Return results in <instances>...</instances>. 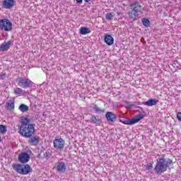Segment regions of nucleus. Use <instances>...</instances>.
Segmentation results:
<instances>
[{
	"mask_svg": "<svg viewBox=\"0 0 181 181\" xmlns=\"http://www.w3.org/2000/svg\"><path fill=\"white\" fill-rule=\"evenodd\" d=\"M19 126V133L25 138H30L35 134V124H30V119L23 117Z\"/></svg>",
	"mask_w": 181,
	"mask_h": 181,
	"instance_id": "obj_1",
	"label": "nucleus"
},
{
	"mask_svg": "<svg viewBox=\"0 0 181 181\" xmlns=\"http://www.w3.org/2000/svg\"><path fill=\"white\" fill-rule=\"evenodd\" d=\"M170 165H173V161L170 158H159L157 160L154 170L158 175H161L163 172H166Z\"/></svg>",
	"mask_w": 181,
	"mask_h": 181,
	"instance_id": "obj_2",
	"label": "nucleus"
},
{
	"mask_svg": "<svg viewBox=\"0 0 181 181\" xmlns=\"http://www.w3.org/2000/svg\"><path fill=\"white\" fill-rule=\"evenodd\" d=\"M131 11L129 12V16L130 19H138L140 15H142V6L138 1H134L130 4Z\"/></svg>",
	"mask_w": 181,
	"mask_h": 181,
	"instance_id": "obj_3",
	"label": "nucleus"
},
{
	"mask_svg": "<svg viewBox=\"0 0 181 181\" xmlns=\"http://www.w3.org/2000/svg\"><path fill=\"white\" fill-rule=\"evenodd\" d=\"M13 169L20 175H29L32 172V168L29 164H13Z\"/></svg>",
	"mask_w": 181,
	"mask_h": 181,
	"instance_id": "obj_4",
	"label": "nucleus"
},
{
	"mask_svg": "<svg viewBox=\"0 0 181 181\" xmlns=\"http://www.w3.org/2000/svg\"><path fill=\"white\" fill-rule=\"evenodd\" d=\"M0 28L6 32L12 30V23L8 19H4L0 21Z\"/></svg>",
	"mask_w": 181,
	"mask_h": 181,
	"instance_id": "obj_5",
	"label": "nucleus"
},
{
	"mask_svg": "<svg viewBox=\"0 0 181 181\" xmlns=\"http://www.w3.org/2000/svg\"><path fill=\"white\" fill-rule=\"evenodd\" d=\"M142 118H144V115H139L136 116L134 118H133L132 120L125 119L120 120V121L125 125H134V124H136V122H139V121H141V119H142Z\"/></svg>",
	"mask_w": 181,
	"mask_h": 181,
	"instance_id": "obj_6",
	"label": "nucleus"
},
{
	"mask_svg": "<svg viewBox=\"0 0 181 181\" xmlns=\"http://www.w3.org/2000/svg\"><path fill=\"white\" fill-rule=\"evenodd\" d=\"M17 81L18 83V86L22 87V88H28V87L30 86L32 81L26 78L19 77L17 78Z\"/></svg>",
	"mask_w": 181,
	"mask_h": 181,
	"instance_id": "obj_7",
	"label": "nucleus"
},
{
	"mask_svg": "<svg viewBox=\"0 0 181 181\" xmlns=\"http://www.w3.org/2000/svg\"><path fill=\"white\" fill-rule=\"evenodd\" d=\"M54 148L58 151H63L64 149L65 141L63 139H55L53 141Z\"/></svg>",
	"mask_w": 181,
	"mask_h": 181,
	"instance_id": "obj_8",
	"label": "nucleus"
},
{
	"mask_svg": "<svg viewBox=\"0 0 181 181\" xmlns=\"http://www.w3.org/2000/svg\"><path fill=\"white\" fill-rule=\"evenodd\" d=\"M30 160V156L26 152H23L20 153L18 156V160L21 163H28V162H29Z\"/></svg>",
	"mask_w": 181,
	"mask_h": 181,
	"instance_id": "obj_9",
	"label": "nucleus"
},
{
	"mask_svg": "<svg viewBox=\"0 0 181 181\" xmlns=\"http://www.w3.org/2000/svg\"><path fill=\"white\" fill-rule=\"evenodd\" d=\"M55 169L59 173H64L66 172V164H64V162H57L55 163Z\"/></svg>",
	"mask_w": 181,
	"mask_h": 181,
	"instance_id": "obj_10",
	"label": "nucleus"
},
{
	"mask_svg": "<svg viewBox=\"0 0 181 181\" xmlns=\"http://www.w3.org/2000/svg\"><path fill=\"white\" fill-rule=\"evenodd\" d=\"M2 6L5 9H11L15 6V0H4Z\"/></svg>",
	"mask_w": 181,
	"mask_h": 181,
	"instance_id": "obj_11",
	"label": "nucleus"
},
{
	"mask_svg": "<svg viewBox=\"0 0 181 181\" xmlns=\"http://www.w3.org/2000/svg\"><path fill=\"white\" fill-rule=\"evenodd\" d=\"M40 138L37 136H30L28 142L29 144H31V145H37L39 144Z\"/></svg>",
	"mask_w": 181,
	"mask_h": 181,
	"instance_id": "obj_12",
	"label": "nucleus"
},
{
	"mask_svg": "<svg viewBox=\"0 0 181 181\" xmlns=\"http://www.w3.org/2000/svg\"><path fill=\"white\" fill-rule=\"evenodd\" d=\"M105 42L108 46H112L114 45V38L110 35H106L105 36Z\"/></svg>",
	"mask_w": 181,
	"mask_h": 181,
	"instance_id": "obj_13",
	"label": "nucleus"
},
{
	"mask_svg": "<svg viewBox=\"0 0 181 181\" xmlns=\"http://www.w3.org/2000/svg\"><path fill=\"white\" fill-rule=\"evenodd\" d=\"M105 117L107 121H110L111 122H114V120L115 118H117V115L111 112H107L105 115Z\"/></svg>",
	"mask_w": 181,
	"mask_h": 181,
	"instance_id": "obj_14",
	"label": "nucleus"
},
{
	"mask_svg": "<svg viewBox=\"0 0 181 181\" xmlns=\"http://www.w3.org/2000/svg\"><path fill=\"white\" fill-rule=\"evenodd\" d=\"M159 100L156 99H150L144 103V105H148V107H152V105H156Z\"/></svg>",
	"mask_w": 181,
	"mask_h": 181,
	"instance_id": "obj_15",
	"label": "nucleus"
},
{
	"mask_svg": "<svg viewBox=\"0 0 181 181\" xmlns=\"http://www.w3.org/2000/svg\"><path fill=\"white\" fill-rule=\"evenodd\" d=\"M91 30H90V28H86V27H81L80 28L79 33L81 35H87L88 33H90Z\"/></svg>",
	"mask_w": 181,
	"mask_h": 181,
	"instance_id": "obj_16",
	"label": "nucleus"
},
{
	"mask_svg": "<svg viewBox=\"0 0 181 181\" xmlns=\"http://www.w3.org/2000/svg\"><path fill=\"white\" fill-rule=\"evenodd\" d=\"M18 110L21 111V112H28V111H29V106L25 104H21L19 106Z\"/></svg>",
	"mask_w": 181,
	"mask_h": 181,
	"instance_id": "obj_17",
	"label": "nucleus"
},
{
	"mask_svg": "<svg viewBox=\"0 0 181 181\" xmlns=\"http://www.w3.org/2000/svg\"><path fill=\"white\" fill-rule=\"evenodd\" d=\"M11 46V41H8L7 42H4L1 45L2 50H8Z\"/></svg>",
	"mask_w": 181,
	"mask_h": 181,
	"instance_id": "obj_18",
	"label": "nucleus"
},
{
	"mask_svg": "<svg viewBox=\"0 0 181 181\" xmlns=\"http://www.w3.org/2000/svg\"><path fill=\"white\" fill-rule=\"evenodd\" d=\"M7 108L10 111H12L13 110H15V102L9 101V103H8Z\"/></svg>",
	"mask_w": 181,
	"mask_h": 181,
	"instance_id": "obj_19",
	"label": "nucleus"
},
{
	"mask_svg": "<svg viewBox=\"0 0 181 181\" xmlns=\"http://www.w3.org/2000/svg\"><path fill=\"white\" fill-rule=\"evenodd\" d=\"M114 16H115L114 13H108L105 15V19H107V21H111Z\"/></svg>",
	"mask_w": 181,
	"mask_h": 181,
	"instance_id": "obj_20",
	"label": "nucleus"
},
{
	"mask_svg": "<svg viewBox=\"0 0 181 181\" xmlns=\"http://www.w3.org/2000/svg\"><path fill=\"white\" fill-rule=\"evenodd\" d=\"M90 121L93 124H97V122H100V118L98 117V116H92V117L90 118Z\"/></svg>",
	"mask_w": 181,
	"mask_h": 181,
	"instance_id": "obj_21",
	"label": "nucleus"
},
{
	"mask_svg": "<svg viewBox=\"0 0 181 181\" xmlns=\"http://www.w3.org/2000/svg\"><path fill=\"white\" fill-rule=\"evenodd\" d=\"M141 22L144 25V26H145L146 28H148V26H149L150 23H151V21H149L148 19L146 18H143L141 20Z\"/></svg>",
	"mask_w": 181,
	"mask_h": 181,
	"instance_id": "obj_22",
	"label": "nucleus"
},
{
	"mask_svg": "<svg viewBox=\"0 0 181 181\" xmlns=\"http://www.w3.org/2000/svg\"><path fill=\"white\" fill-rule=\"evenodd\" d=\"M6 131H8V128L6 127V126H5L4 124H1L0 125V132H1V134H5V132H6Z\"/></svg>",
	"mask_w": 181,
	"mask_h": 181,
	"instance_id": "obj_23",
	"label": "nucleus"
},
{
	"mask_svg": "<svg viewBox=\"0 0 181 181\" xmlns=\"http://www.w3.org/2000/svg\"><path fill=\"white\" fill-rule=\"evenodd\" d=\"M93 110L95 111V112H104V110L98 107L97 105L93 107Z\"/></svg>",
	"mask_w": 181,
	"mask_h": 181,
	"instance_id": "obj_24",
	"label": "nucleus"
},
{
	"mask_svg": "<svg viewBox=\"0 0 181 181\" xmlns=\"http://www.w3.org/2000/svg\"><path fill=\"white\" fill-rule=\"evenodd\" d=\"M14 93H16V94H22V89L20 88H17L15 90Z\"/></svg>",
	"mask_w": 181,
	"mask_h": 181,
	"instance_id": "obj_25",
	"label": "nucleus"
},
{
	"mask_svg": "<svg viewBox=\"0 0 181 181\" xmlns=\"http://www.w3.org/2000/svg\"><path fill=\"white\" fill-rule=\"evenodd\" d=\"M153 168V164L152 163H148L147 165H146V168L149 170L151 169H152Z\"/></svg>",
	"mask_w": 181,
	"mask_h": 181,
	"instance_id": "obj_26",
	"label": "nucleus"
},
{
	"mask_svg": "<svg viewBox=\"0 0 181 181\" xmlns=\"http://www.w3.org/2000/svg\"><path fill=\"white\" fill-rule=\"evenodd\" d=\"M177 118L179 119V121H181V112H178L177 114Z\"/></svg>",
	"mask_w": 181,
	"mask_h": 181,
	"instance_id": "obj_27",
	"label": "nucleus"
},
{
	"mask_svg": "<svg viewBox=\"0 0 181 181\" xmlns=\"http://www.w3.org/2000/svg\"><path fill=\"white\" fill-rule=\"evenodd\" d=\"M78 4H83V0H76Z\"/></svg>",
	"mask_w": 181,
	"mask_h": 181,
	"instance_id": "obj_28",
	"label": "nucleus"
},
{
	"mask_svg": "<svg viewBox=\"0 0 181 181\" xmlns=\"http://www.w3.org/2000/svg\"><path fill=\"white\" fill-rule=\"evenodd\" d=\"M44 156H45V158H47V157H48L47 153H45L44 154Z\"/></svg>",
	"mask_w": 181,
	"mask_h": 181,
	"instance_id": "obj_29",
	"label": "nucleus"
},
{
	"mask_svg": "<svg viewBox=\"0 0 181 181\" xmlns=\"http://www.w3.org/2000/svg\"><path fill=\"white\" fill-rule=\"evenodd\" d=\"M5 76H6V74H3L1 75V78H5Z\"/></svg>",
	"mask_w": 181,
	"mask_h": 181,
	"instance_id": "obj_30",
	"label": "nucleus"
},
{
	"mask_svg": "<svg viewBox=\"0 0 181 181\" xmlns=\"http://www.w3.org/2000/svg\"><path fill=\"white\" fill-rule=\"evenodd\" d=\"M85 1V2H90V1H91V0H84Z\"/></svg>",
	"mask_w": 181,
	"mask_h": 181,
	"instance_id": "obj_31",
	"label": "nucleus"
},
{
	"mask_svg": "<svg viewBox=\"0 0 181 181\" xmlns=\"http://www.w3.org/2000/svg\"><path fill=\"white\" fill-rule=\"evenodd\" d=\"M1 50H2V47H1H1H0V51H1Z\"/></svg>",
	"mask_w": 181,
	"mask_h": 181,
	"instance_id": "obj_32",
	"label": "nucleus"
},
{
	"mask_svg": "<svg viewBox=\"0 0 181 181\" xmlns=\"http://www.w3.org/2000/svg\"><path fill=\"white\" fill-rule=\"evenodd\" d=\"M2 141V139H1V137H0V141Z\"/></svg>",
	"mask_w": 181,
	"mask_h": 181,
	"instance_id": "obj_33",
	"label": "nucleus"
}]
</instances>
